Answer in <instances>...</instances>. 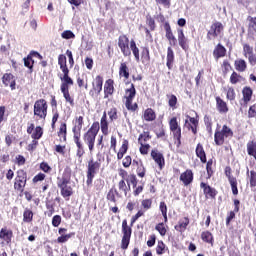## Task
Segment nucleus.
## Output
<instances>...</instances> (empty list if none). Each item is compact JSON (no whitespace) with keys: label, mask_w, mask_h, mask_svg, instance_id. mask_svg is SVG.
Instances as JSON below:
<instances>
[{"label":"nucleus","mask_w":256,"mask_h":256,"mask_svg":"<svg viewBox=\"0 0 256 256\" xmlns=\"http://www.w3.org/2000/svg\"><path fill=\"white\" fill-rule=\"evenodd\" d=\"M99 129H101L99 122H94L83 136L84 143L88 145L90 153H93V150L95 149V139H97Z\"/></svg>","instance_id":"1"},{"label":"nucleus","mask_w":256,"mask_h":256,"mask_svg":"<svg viewBox=\"0 0 256 256\" xmlns=\"http://www.w3.org/2000/svg\"><path fill=\"white\" fill-rule=\"evenodd\" d=\"M99 169H101V163L99 161H94L93 159L89 160L86 180L87 185L93 183V179H95V175H97Z\"/></svg>","instance_id":"2"},{"label":"nucleus","mask_w":256,"mask_h":256,"mask_svg":"<svg viewBox=\"0 0 256 256\" xmlns=\"http://www.w3.org/2000/svg\"><path fill=\"white\" fill-rule=\"evenodd\" d=\"M47 100L39 99L34 103V115L38 117V119H46L47 117Z\"/></svg>","instance_id":"3"},{"label":"nucleus","mask_w":256,"mask_h":256,"mask_svg":"<svg viewBox=\"0 0 256 256\" xmlns=\"http://www.w3.org/2000/svg\"><path fill=\"white\" fill-rule=\"evenodd\" d=\"M25 185H27V172L20 169L16 172L14 189L16 191H20V193H23V191H25Z\"/></svg>","instance_id":"4"},{"label":"nucleus","mask_w":256,"mask_h":256,"mask_svg":"<svg viewBox=\"0 0 256 256\" xmlns=\"http://www.w3.org/2000/svg\"><path fill=\"white\" fill-rule=\"evenodd\" d=\"M122 240H121V249L124 251L129 249V243H131V233L132 229L127 225V220H123L122 222Z\"/></svg>","instance_id":"5"},{"label":"nucleus","mask_w":256,"mask_h":256,"mask_svg":"<svg viewBox=\"0 0 256 256\" xmlns=\"http://www.w3.org/2000/svg\"><path fill=\"white\" fill-rule=\"evenodd\" d=\"M223 29H224L223 23L214 22L211 25L210 30L207 33L208 41H212V39H217V37H219V35H221V32L223 31Z\"/></svg>","instance_id":"6"},{"label":"nucleus","mask_w":256,"mask_h":256,"mask_svg":"<svg viewBox=\"0 0 256 256\" xmlns=\"http://www.w3.org/2000/svg\"><path fill=\"white\" fill-rule=\"evenodd\" d=\"M118 47L124 57H130L131 49H129V38L127 35H120L118 38Z\"/></svg>","instance_id":"7"},{"label":"nucleus","mask_w":256,"mask_h":256,"mask_svg":"<svg viewBox=\"0 0 256 256\" xmlns=\"http://www.w3.org/2000/svg\"><path fill=\"white\" fill-rule=\"evenodd\" d=\"M13 239V230H9L7 227H3L0 230V245L5 247L11 245Z\"/></svg>","instance_id":"8"},{"label":"nucleus","mask_w":256,"mask_h":256,"mask_svg":"<svg viewBox=\"0 0 256 256\" xmlns=\"http://www.w3.org/2000/svg\"><path fill=\"white\" fill-rule=\"evenodd\" d=\"M164 29L166 32L165 37L166 39H168L169 45L171 47H175L177 45V38L175 37V35H173V31L171 30V25L169 24V22H165Z\"/></svg>","instance_id":"9"},{"label":"nucleus","mask_w":256,"mask_h":256,"mask_svg":"<svg viewBox=\"0 0 256 256\" xmlns=\"http://www.w3.org/2000/svg\"><path fill=\"white\" fill-rule=\"evenodd\" d=\"M93 90H90V95H99L101 91H103V77L102 76H96L94 82L92 83Z\"/></svg>","instance_id":"10"},{"label":"nucleus","mask_w":256,"mask_h":256,"mask_svg":"<svg viewBox=\"0 0 256 256\" xmlns=\"http://www.w3.org/2000/svg\"><path fill=\"white\" fill-rule=\"evenodd\" d=\"M151 157L158 164L159 169H163L165 167V157L163 153L159 152V150H152Z\"/></svg>","instance_id":"11"},{"label":"nucleus","mask_w":256,"mask_h":256,"mask_svg":"<svg viewBox=\"0 0 256 256\" xmlns=\"http://www.w3.org/2000/svg\"><path fill=\"white\" fill-rule=\"evenodd\" d=\"M199 125V120L191 116H187L185 120V127L192 131L194 135H197V126Z\"/></svg>","instance_id":"12"},{"label":"nucleus","mask_w":256,"mask_h":256,"mask_svg":"<svg viewBox=\"0 0 256 256\" xmlns=\"http://www.w3.org/2000/svg\"><path fill=\"white\" fill-rule=\"evenodd\" d=\"M178 43L183 51H187V49H189V40L185 37L183 29H178Z\"/></svg>","instance_id":"13"},{"label":"nucleus","mask_w":256,"mask_h":256,"mask_svg":"<svg viewBox=\"0 0 256 256\" xmlns=\"http://www.w3.org/2000/svg\"><path fill=\"white\" fill-rule=\"evenodd\" d=\"M83 129V116H79L74 121V127L72 129L74 137H81V130Z\"/></svg>","instance_id":"14"},{"label":"nucleus","mask_w":256,"mask_h":256,"mask_svg":"<svg viewBox=\"0 0 256 256\" xmlns=\"http://www.w3.org/2000/svg\"><path fill=\"white\" fill-rule=\"evenodd\" d=\"M180 181H182L186 187L187 185H191V183H193V171L186 170L184 173H182L180 175Z\"/></svg>","instance_id":"15"},{"label":"nucleus","mask_w":256,"mask_h":256,"mask_svg":"<svg viewBox=\"0 0 256 256\" xmlns=\"http://www.w3.org/2000/svg\"><path fill=\"white\" fill-rule=\"evenodd\" d=\"M74 143L77 146L76 155L79 159L85 155V148L83 147V143H81V136H74Z\"/></svg>","instance_id":"16"},{"label":"nucleus","mask_w":256,"mask_h":256,"mask_svg":"<svg viewBox=\"0 0 256 256\" xmlns=\"http://www.w3.org/2000/svg\"><path fill=\"white\" fill-rule=\"evenodd\" d=\"M227 55V49L224 48L223 45L218 44L213 51V56L215 59H221V57H225Z\"/></svg>","instance_id":"17"},{"label":"nucleus","mask_w":256,"mask_h":256,"mask_svg":"<svg viewBox=\"0 0 256 256\" xmlns=\"http://www.w3.org/2000/svg\"><path fill=\"white\" fill-rule=\"evenodd\" d=\"M216 109L219 113H227L229 111V107H227V103L221 99V97H216Z\"/></svg>","instance_id":"18"},{"label":"nucleus","mask_w":256,"mask_h":256,"mask_svg":"<svg viewBox=\"0 0 256 256\" xmlns=\"http://www.w3.org/2000/svg\"><path fill=\"white\" fill-rule=\"evenodd\" d=\"M175 61V52H173V48L168 47L167 48V62H166V66L168 67V69H173V63Z\"/></svg>","instance_id":"19"},{"label":"nucleus","mask_w":256,"mask_h":256,"mask_svg":"<svg viewBox=\"0 0 256 256\" xmlns=\"http://www.w3.org/2000/svg\"><path fill=\"white\" fill-rule=\"evenodd\" d=\"M101 131L103 135H108L109 133V123L107 122V112L103 113V116L100 121Z\"/></svg>","instance_id":"20"},{"label":"nucleus","mask_w":256,"mask_h":256,"mask_svg":"<svg viewBox=\"0 0 256 256\" xmlns=\"http://www.w3.org/2000/svg\"><path fill=\"white\" fill-rule=\"evenodd\" d=\"M141 61L143 65H149V63H151V55L149 54V48L147 47L142 48Z\"/></svg>","instance_id":"21"},{"label":"nucleus","mask_w":256,"mask_h":256,"mask_svg":"<svg viewBox=\"0 0 256 256\" xmlns=\"http://www.w3.org/2000/svg\"><path fill=\"white\" fill-rule=\"evenodd\" d=\"M196 155L202 163H207V155L205 154V149L200 143L196 147Z\"/></svg>","instance_id":"22"},{"label":"nucleus","mask_w":256,"mask_h":256,"mask_svg":"<svg viewBox=\"0 0 256 256\" xmlns=\"http://www.w3.org/2000/svg\"><path fill=\"white\" fill-rule=\"evenodd\" d=\"M58 65L60 66L62 73L69 71V68L67 67V57L65 55L60 54L58 56Z\"/></svg>","instance_id":"23"},{"label":"nucleus","mask_w":256,"mask_h":256,"mask_svg":"<svg viewBox=\"0 0 256 256\" xmlns=\"http://www.w3.org/2000/svg\"><path fill=\"white\" fill-rule=\"evenodd\" d=\"M200 187L203 189L204 195H209V197H215V195H217L215 189L211 188V186L207 185L205 182H202Z\"/></svg>","instance_id":"24"},{"label":"nucleus","mask_w":256,"mask_h":256,"mask_svg":"<svg viewBox=\"0 0 256 256\" xmlns=\"http://www.w3.org/2000/svg\"><path fill=\"white\" fill-rule=\"evenodd\" d=\"M130 49L135 57V61L139 63V61H141V56L139 55V48L137 47V43H135V40L130 41Z\"/></svg>","instance_id":"25"},{"label":"nucleus","mask_w":256,"mask_h":256,"mask_svg":"<svg viewBox=\"0 0 256 256\" xmlns=\"http://www.w3.org/2000/svg\"><path fill=\"white\" fill-rule=\"evenodd\" d=\"M189 225V219L187 217H184L179 220L178 225L175 226L176 231L183 232L185 229H187V226Z\"/></svg>","instance_id":"26"},{"label":"nucleus","mask_w":256,"mask_h":256,"mask_svg":"<svg viewBox=\"0 0 256 256\" xmlns=\"http://www.w3.org/2000/svg\"><path fill=\"white\" fill-rule=\"evenodd\" d=\"M70 182L71 176L67 173H64L62 178H58V187L61 189L62 187L69 185Z\"/></svg>","instance_id":"27"},{"label":"nucleus","mask_w":256,"mask_h":256,"mask_svg":"<svg viewBox=\"0 0 256 256\" xmlns=\"http://www.w3.org/2000/svg\"><path fill=\"white\" fill-rule=\"evenodd\" d=\"M137 95V90L135 89V84H131V87L126 89V101H133Z\"/></svg>","instance_id":"28"},{"label":"nucleus","mask_w":256,"mask_h":256,"mask_svg":"<svg viewBox=\"0 0 256 256\" xmlns=\"http://www.w3.org/2000/svg\"><path fill=\"white\" fill-rule=\"evenodd\" d=\"M120 77H124L125 79H129V67H127V63L122 62L119 68Z\"/></svg>","instance_id":"29"},{"label":"nucleus","mask_w":256,"mask_h":256,"mask_svg":"<svg viewBox=\"0 0 256 256\" xmlns=\"http://www.w3.org/2000/svg\"><path fill=\"white\" fill-rule=\"evenodd\" d=\"M58 137H60V141H67V124L62 123L60 125V129L58 131Z\"/></svg>","instance_id":"30"},{"label":"nucleus","mask_w":256,"mask_h":256,"mask_svg":"<svg viewBox=\"0 0 256 256\" xmlns=\"http://www.w3.org/2000/svg\"><path fill=\"white\" fill-rule=\"evenodd\" d=\"M242 95L245 103H249L251 101V97H253V90L250 87H245L242 90Z\"/></svg>","instance_id":"31"},{"label":"nucleus","mask_w":256,"mask_h":256,"mask_svg":"<svg viewBox=\"0 0 256 256\" xmlns=\"http://www.w3.org/2000/svg\"><path fill=\"white\" fill-rule=\"evenodd\" d=\"M247 153L256 160V141L248 142Z\"/></svg>","instance_id":"32"},{"label":"nucleus","mask_w":256,"mask_h":256,"mask_svg":"<svg viewBox=\"0 0 256 256\" xmlns=\"http://www.w3.org/2000/svg\"><path fill=\"white\" fill-rule=\"evenodd\" d=\"M234 65H235L236 71H239L240 73H243V71L247 69V62H245V60L243 59L236 60Z\"/></svg>","instance_id":"33"},{"label":"nucleus","mask_w":256,"mask_h":256,"mask_svg":"<svg viewBox=\"0 0 256 256\" xmlns=\"http://www.w3.org/2000/svg\"><path fill=\"white\" fill-rule=\"evenodd\" d=\"M144 119L146 121H155V119H157V115L155 114V111H153V109L148 108L144 112Z\"/></svg>","instance_id":"34"},{"label":"nucleus","mask_w":256,"mask_h":256,"mask_svg":"<svg viewBox=\"0 0 256 256\" xmlns=\"http://www.w3.org/2000/svg\"><path fill=\"white\" fill-rule=\"evenodd\" d=\"M214 141L216 145H223V143H225V134L221 131H216L214 134Z\"/></svg>","instance_id":"35"},{"label":"nucleus","mask_w":256,"mask_h":256,"mask_svg":"<svg viewBox=\"0 0 256 256\" xmlns=\"http://www.w3.org/2000/svg\"><path fill=\"white\" fill-rule=\"evenodd\" d=\"M229 183H230L233 195H239V189L237 188V178L233 176H229Z\"/></svg>","instance_id":"36"},{"label":"nucleus","mask_w":256,"mask_h":256,"mask_svg":"<svg viewBox=\"0 0 256 256\" xmlns=\"http://www.w3.org/2000/svg\"><path fill=\"white\" fill-rule=\"evenodd\" d=\"M33 221V211L29 208H26L23 213V222L31 223Z\"/></svg>","instance_id":"37"},{"label":"nucleus","mask_w":256,"mask_h":256,"mask_svg":"<svg viewBox=\"0 0 256 256\" xmlns=\"http://www.w3.org/2000/svg\"><path fill=\"white\" fill-rule=\"evenodd\" d=\"M114 87H113V80L108 79L104 85V93L106 95H113Z\"/></svg>","instance_id":"38"},{"label":"nucleus","mask_w":256,"mask_h":256,"mask_svg":"<svg viewBox=\"0 0 256 256\" xmlns=\"http://www.w3.org/2000/svg\"><path fill=\"white\" fill-rule=\"evenodd\" d=\"M171 132L173 133V137L176 141V147H181V128L171 130Z\"/></svg>","instance_id":"39"},{"label":"nucleus","mask_w":256,"mask_h":256,"mask_svg":"<svg viewBox=\"0 0 256 256\" xmlns=\"http://www.w3.org/2000/svg\"><path fill=\"white\" fill-rule=\"evenodd\" d=\"M201 239L205 243H210L211 245H213V234L211 232L209 231L202 232Z\"/></svg>","instance_id":"40"},{"label":"nucleus","mask_w":256,"mask_h":256,"mask_svg":"<svg viewBox=\"0 0 256 256\" xmlns=\"http://www.w3.org/2000/svg\"><path fill=\"white\" fill-rule=\"evenodd\" d=\"M60 79L64 85H73V79L69 77V70L63 72V76H60Z\"/></svg>","instance_id":"41"},{"label":"nucleus","mask_w":256,"mask_h":256,"mask_svg":"<svg viewBox=\"0 0 256 256\" xmlns=\"http://www.w3.org/2000/svg\"><path fill=\"white\" fill-rule=\"evenodd\" d=\"M60 189H61V195L64 198L71 197V195H73V188H71V186L69 185L63 186Z\"/></svg>","instance_id":"42"},{"label":"nucleus","mask_w":256,"mask_h":256,"mask_svg":"<svg viewBox=\"0 0 256 256\" xmlns=\"http://www.w3.org/2000/svg\"><path fill=\"white\" fill-rule=\"evenodd\" d=\"M71 237H75V232H71L69 234L61 235L57 238V243H67Z\"/></svg>","instance_id":"43"},{"label":"nucleus","mask_w":256,"mask_h":256,"mask_svg":"<svg viewBox=\"0 0 256 256\" xmlns=\"http://www.w3.org/2000/svg\"><path fill=\"white\" fill-rule=\"evenodd\" d=\"M115 195H119V192H117L116 189L111 188L107 194V200L111 201V203H117Z\"/></svg>","instance_id":"44"},{"label":"nucleus","mask_w":256,"mask_h":256,"mask_svg":"<svg viewBox=\"0 0 256 256\" xmlns=\"http://www.w3.org/2000/svg\"><path fill=\"white\" fill-rule=\"evenodd\" d=\"M118 187H119V191H122V193H124L125 197H127V191H128V189H131V185L128 183V186H127V184L125 183V180H121L118 183Z\"/></svg>","instance_id":"45"},{"label":"nucleus","mask_w":256,"mask_h":256,"mask_svg":"<svg viewBox=\"0 0 256 256\" xmlns=\"http://www.w3.org/2000/svg\"><path fill=\"white\" fill-rule=\"evenodd\" d=\"M167 251V246L163 241H158V244L156 246V253L157 255H163Z\"/></svg>","instance_id":"46"},{"label":"nucleus","mask_w":256,"mask_h":256,"mask_svg":"<svg viewBox=\"0 0 256 256\" xmlns=\"http://www.w3.org/2000/svg\"><path fill=\"white\" fill-rule=\"evenodd\" d=\"M14 76L11 73H5L2 77V82L5 87H9L10 83L13 81Z\"/></svg>","instance_id":"47"},{"label":"nucleus","mask_w":256,"mask_h":256,"mask_svg":"<svg viewBox=\"0 0 256 256\" xmlns=\"http://www.w3.org/2000/svg\"><path fill=\"white\" fill-rule=\"evenodd\" d=\"M35 63V60H33V56L29 54L26 58H24V65L30 69V71H33V64Z\"/></svg>","instance_id":"48"},{"label":"nucleus","mask_w":256,"mask_h":256,"mask_svg":"<svg viewBox=\"0 0 256 256\" xmlns=\"http://www.w3.org/2000/svg\"><path fill=\"white\" fill-rule=\"evenodd\" d=\"M167 98H168L169 107H171V109H175L177 105V96H175L174 94H171V95H167Z\"/></svg>","instance_id":"49"},{"label":"nucleus","mask_w":256,"mask_h":256,"mask_svg":"<svg viewBox=\"0 0 256 256\" xmlns=\"http://www.w3.org/2000/svg\"><path fill=\"white\" fill-rule=\"evenodd\" d=\"M241 79H243L241 75L237 74V72H233L230 76V83H232V85H237V83H239Z\"/></svg>","instance_id":"50"},{"label":"nucleus","mask_w":256,"mask_h":256,"mask_svg":"<svg viewBox=\"0 0 256 256\" xmlns=\"http://www.w3.org/2000/svg\"><path fill=\"white\" fill-rule=\"evenodd\" d=\"M169 127L170 131H173L175 129H181V126H179V122H177V117H173L172 119H170Z\"/></svg>","instance_id":"51"},{"label":"nucleus","mask_w":256,"mask_h":256,"mask_svg":"<svg viewBox=\"0 0 256 256\" xmlns=\"http://www.w3.org/2000/svg\"><path fill=\"white\" fill-rule=\"evenodd\" d=\"M40 137H43V129L41 126H37L32 133V139H39Z\"/></svg>","instance_id":"52"},{"label":"nucleus","mask_w":256,"mask_h":256,"mask_svg":"<svg viewBox=\"0 0 256 256\" xmlns=\"http://www.w3.org/2000/svg\"><path fill=\"white\" fill-rule=\"evenodd\" d=\"M149 139H151V135H149V132H144L139 135L138 143L140 145H143V141L146 142V141H149Z\"/></svg>","instance_id":"53"},{"label":"nucleus","mask_w":256,"mask_h":256,"mask_svg":"<svg viewBox=\"0 0 256 256\" xmlns=\"http://www.w3.org/2000/svg\"><path fill=\"white\" fill-rule=\"evenodd\" d=\"M155 229L156 231H158V233H160L162 237H165V235L167 234V229L165 228V224L163 223L157 224Z\"/></svg>","instance_id":"54"},{"label":"nucleus","mask_w":256,"mask_h":256,"mask_svg":"<svg viewBox=\"0 0 256 256\" xmlns=\"http://www.w3.org/2000/svg\"><path fill=\"white\" fill-rule=\"evenodd\" d=\"M125 105L128 111H137V103L133 104V100H126Z\"/></svg>","instance_id":"55"},{"label":"nucleus","mask_w":256,"mask_h":256,"mask_svg":"<svg viewBox=\"0 0 256 256\" xmlns=\"http://www.w3.org/2000/svg\"><path fill=\"white\" fill-rule=\"evenodd\" d=\"M62 39H75V34L71 30H66L61 34Z\"/></svg>","instance_id":"56"},{"label":"nucleus","mask_w":256,"mask_h":256,"mask_svg":"<svg viewBox=\"0 0 256 256\" xmlns=\"http://www.w3.org/2000/svg\"><path fill=\"white\" fill-rule=\"evenodd\" d=\"M221 132L225 137H233V130H231V128H229L227 125L222 127Z\"/></svg>","instance_id":"57"},{"label":"nucleus","mask_w":256,"mask_h":256,"mask_svg":"<svg viewBox=\"0 0 256 256\" xmlns=\"http://www.w3.org/2000/svg\"><path fill=\"white\" fill-rule=\"evenodd\" d=\"M243 51H244L245 57H249V55L253 54V47H251L249 44H245L243 46Z\"/></svg>","instance_id":"58"},{"label":"nucleus","mask_w":256,"mask_h":256,"mask_svg":"<svg viewBox=\"0 0 256 256\" xmlns=\"http://www.w3.org/2000/svg\"><path fill=\"white\" fill-rule=\"evenodd\" d=\"M109 119L110 121H115L117 120V108H111L110 111L108 112Z\"/></svg>","instance_id":"59"},{"label":"nucleus","mask_w":256,"mask_h":256,"mask_svg":"<svg viewBox=\"0 0 256 256\" xmlns=\"http://www.w3.org/2000/svg\"><path fill=\"white\" fill-rule=\"evenodd\" d=\"M136 173L138 177H145V166H143V163L140 162V165L137 166Z\"/></svg>","instance_id":"60"},{"label":"nucleus","mask_w":256,"mask_h":256,"mask_svg":"<svg viewBox=\"0 0 256 256\" xmlns=\"http://www.w3.org/2000/svg\"><path fill=\"white\" fill-rule=\"evenodd\" d=\"M52 225H53V227H59L61 225V216L60 215L53 216Z\"/></svg>","instance_id":"61"},{"label":"nucleus","mask_w":256,"mask_h":256,"mask_svg":"<svg viewBox=\"0 0 256 256\" xmlns=\"http://www.w3.org/2000/svg\"><path fill=\"white\" fill-rule=\"evenodd\" d=\"M250 186L256 187V172L253 170L250 171Z\"/></svg>","instance_id":"62"},{"label":"nucleus","mask_w":256,"mask_h":256,"mask_svg":"<svg viewBox=\"0 0 256 256\" xmlns=\"http://www.w3.org/2000/svg\"><path fill=\"white\" fill-rule=\"evenodd\" d=\"M248 117L252 119L253 117H256V104L250 106L248 110Z\"/></svg>","instance_id":"63"},{"label":"nucleus","mask_w":256,"mask_h":256,"mask_svg":"<svg viewBox=\"0 0 256 256\" xmlns=\"http://www.w3.org/2000/svg\"><path fill=\"white\" fill-rule=\"evenodd\" d=\"M248 21H249V27H251L252 29H254V31H256V17H248Z\"/></svg>","instance_id":"64"}]
</instances>
